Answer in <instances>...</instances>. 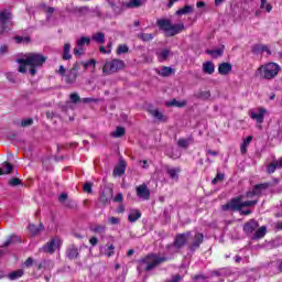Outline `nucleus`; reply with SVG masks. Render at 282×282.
Here are the masks:
<instances>
[{
  "label": "nucleus",
  "instance_id": "nucleus-1",
  "mask_svg": "<svg viewBox=\"0 0 282 282\" xmlns=\"http://www.w3.org/2000/svg\"><path fill=\"white\" fill-rule=\"evenodd\" d=\"M45 61H47L46 56H43L40 53H29L24 55V58H18L17 63H19V68L18 72H20V74H25V72H28V66L31 67L30 68V74L31 76H35L36 75V67H43V64L45 63Z\"/></svg>",
  "mask_w": 282,
  "mask_h": 282
},
{
  "label": "nucleus",
  "instance_id": "nucleus-2",
  "mask_svg": "<svg viewBox=\"0 0 282 282\" xmlns=\"http://www.w3.org/2000/svg\"><path fill=\"white\" fill-rule=\"evenodd\" d=\"M124 67H127L124 61L111 59L104 64L102 74H105L106 76H111V74L120 72L121 69H124Z\"/></svg>",
  "mask_w": 282,
  "mask_h": 282
},
{
  "label": "nucleus",
  "instance_id": "nucleus-3",
  "mask_svg": "<svg viewBox=\"0 0 282 282\" xmlns=\"http://www.w3.org/2000/svg\"><path fill=\"white\" fill-rule=\"evenodd\" d=\"M279 65L276 63H269L259 68L260 75L262 78L270 80L279 74Z\"/></svg>",
  "mask_w": 282,
  "mask_h": 282
},
{
  "label": "nucleus",
  "instance_id": "nucleus-4",
  "mask_svg": "<svg viewBox=\"0 0 282 282\" xmlns=\"http://www.w3.org/2000/svg\"><path fill=\"white\" fill-rule=\"evenodd\" d=\"M164 261H169V259L166 257L150 254L142 261V263H147L145 271L151 272V270L158 268V265H160V263H164Z\"/></svg>",
  "mask_w": 282,
  "mask_h": 282
},
{
  "label": "nucleus",
  "instance_id": "nucleus-5",
  "mask_svg": "<svg viewBox=\"0 0 282 282\" xmlns=\"http://www.w3.org/2000/svg\"><path fill=\"white\" fill-rule=\"evenodd\" d=\"M188 237H191V231L186 234H178L176 235L173 245L167 246L169 249L176 248V250H180L181 248H184L186 243H188Z\"/></svg>",
  "mask_w": 282,
  "mask_h": 282
},
{
  "label": "nucleus",
  "instance_id": "nucleus-6",
  "mask_svg": "<svg viewBox=\"0 0 282 282\" xmlns=\"http://www.w3.org/2000/svg\"><path fill=\"white\" fill-rule=\"evenodd\" d=\"M78 69H80V62L75 63L72 69L65 75L66 85H74V83H76V78H78Z\"/></svg>",
  "mask_w": 282,
  "mask_h": 282
},
{
  "label": "nucleus",
  "instance_id": "nucleus-7",
  "mask_svg": "<svg viewBox=\"0 0 282 282\" xmlns=\"http://www.w3.org/2000/svg\"><path fill=\"white\" fill-rule=\"evenodd\" d=\"M113 199V189L110 187L104 188V191L99 195V203L101 206H107Z\"/></svg>",
  "mask_w": 282,
  "mask_h": 282
},
{
  "label": "nucleus",
  "instance_id": "nucleus-8",
  "mask_svg": "<svg viewBox=\"0 0 282 282\" xmlns=\"http://www.w3.org/2000/svg\"><path fill=\"white\" fill-rule=\"evenodd\" d=\"M267 113H268V110L263 107L258 108V112L252 110L250 111L251 119L256 120L258 124H263V120Z\"/></svg>",
  "mask_w": 282,
  "mask_h": 282
},
{
  "label": "nucleus",
  "instance_id": "nucleus-9",
  "mask_svg": "<svg viewBox=\"0 0 282 282\" xmlns=\"http://www.w3.org/2000/svg\"><path fill=\"white\" fill-rule=\"evenodd\" d=\"M61 239H52L43 247V251L48 254H54L56 248H61Z\"/></svg>",
  "mask_w": 282,
  "mask_h": 282
},
{
  "label": "nucleus",
  "instance_id": "nucleus-10",
  "mask_svg": "<svg viewBox=\"0 0 282 282\" xmlns=\"http://www.w3.org/2000/svg\"><path fill=\"white\" fill-rule=\"evenodd\" d=\"M241 204H242L241 197L234 198L231 199L230 203L223 206V210H241L242 208Z\"/></svg>",
  "mask_w": 282,
  "mask_h": 282
},
{
  "label": "nucleus",
  "instance_id": "nucleus-11",
  "mask_svg": "<svg viewBox=\"0 0 282 282\" xmlns=\"http://www.w3.org/2000/svg\"><path fill=\"white\" fill-rule=\"evenodd\" d=\"M58 202L63 204L65 208H76V202H74V199H69L67 193H62L58 197Z\"/></svg>",
  "mask_w": 282,
  "mask_h": 282
},
{
  "label": "nucleus",
  "instance_id": "nucleus-12",
  "mask_svg": "<svg viewBox=\"0 0 282 282\" xmlns=\"http://www.w3.org/2000/svg\"><path fill=\"white\" fill-rule=\"evenodd\" d=\"M137 197H140V199H149L151 197V191H149L145 184L137 187Z\"/></svg>",
  "mask_w": 282,
  "mask_h": 282
},
{
  "label": "nucleus",
  "instance_id": "nucleus-13",
  "mask_svg": "<svg viewBox=\"0 0 282 282\" xmlns=\"http://www.w3.org/2000/svg\"><path fill=\"white\" fill-rule=\"evenodd\" d=\"M156 25L159 30H162L163 32H165V36H166V34H169V30H171V25H173V22H171V20L169 19H159L156 21Z\"/></svg>",
  "mask_w": 282,
  "mask_h": 282
},
{
  "label": "nucleus",
  "instance_id": "nucleus-14",
  "mask_svg": "<svg viewBox=\"0 0 282 282\" xmlns=\"http://www.w3.org/2000/svg\"><path fill=\"white\" fill-rule=\"evenodd\" d=\"M126 171H127V163L124 161L120 160L118 165L115 166L112 175H113V177H122V175H124Z\"/></svg>",
  "mask_w": 282,
  "mask_h": 282
},
{
  "label": "nucleus",
  "instance_id": "nucleus-15",
  "mask_svg": "<svg viewBox=\"0 0 282 282\" xmlns=\"http://www.w3.org/2000/svg\"><path fill=\"white\" fill-rule=\"evenodd\" d=\"M202 243H204V234L196 232L194 236V240H193L192 245L189 246V250H192V251L197 250V248H199V246H202Z\"/></svg>",
  "mask_w": 282,
  "mask_h": 282
},
{
  "label": "nucleus",
  "instance_id": "nucleus-16",
  "mask_svg": "<svg viewBox=\"0 0 282 282\" xmlns=\"http://www.w3.org/2000/svg\"><path fill=\"white\" fill-rule=\"evenodd\" d=\"M257 228H259V223L254 219H251L243 226V230L247 235H252Z\"/></svg>",
  "mask_w": 282,
  "mask_h": 282
},
{
  "label": "nucleus",
  "instance_id": "nucleus-17",
  "mask_svg": "<svg viewBox=\"0 0 282 282\" xmlns=\"http://www.w3.org/2000/svg\"><path fill=\"white\" fill-rule=\"evenodd\" d=\"M28 228H29V232H30L31 237H36V235H41V232H43V230H45V227L41 223L39 226H36L34 224H29Z\"/></svg>",
  "mask_w": 282,
  "mask_h": 282
},
{
  "label": "nucleus",
  "instance_id": "nucleus-18",
  "mask_svg": "<svg viewBox=\"0 0 282 282\" xmlns=\"http://www.w3.org/2000/svg\"><path fill=\"white\" fill-rule=\"evenodd\" d=\"M230 72H232V64L228 62L219 64L218 74H220L221 76H227V74H230Z\"/></svg>",
  "mask_w": 282,
  "mask_h": 282
},
{
  "label": "nucleus",
  "instance_id": "nucleus-19",
  "mask_svg": "<svg viewBox=\"0 0 282 282\" xmlns=\"http://www.w3.org/2000/svg\"><path fill=\"white\" fill-rule=\"evenodd\" d=\"M14 243H21V238L17 235L9 236L1 248H9V246H14Z\"/></svg>",
  "mask_w": 282,
  "mask_h": 282
},
{
  "label": "nucleus",
  "instance_id": "nucleus-20",
  "mask_svg": "<svg viewBox=\"0 0 282 282\" xmlns=\"http://www.w3.org/2000/svg\"><path fill=\"white\" fill-rule=\"evenodd\" d=\"M184 30V24H172L165 36H175Z\"/></svg>",
  "mask_w": 282,
  "mask_h": 282
},
{
  "label": "nucleus",
  "instance_id": "nucleus-21",
  "mask_svg": "<svg viewBox=\"0 0 282 282\" xmlns=\"http://www.w3.org/2000/svg\"><path fill=\"white\" fill-rule=\"evenodd\" d=\"M78 256H79V252H78V247H76V245L68 247L66 251V257H68V259L70 260L78 259Z\"/></svg>",
  "mask_w": 282,
  "mask_h": 282
},
{
  "label": "nucleus",
  "instance_id": "nucleus-22",
  "mask_svg": "<svg viewBox=\"0 0 282 282\" xmlns=\"http://www.w3.org/2000/svg\"><path fill=\"white\" fill-rule=\"evenodd\" d=\"M159 76H162L163 78H166L169 76H173L175 74L174 68L169 66H162L160 70H158Z\"/></svg>",
  "mask_w": 282,
  "mask_h": 282
},
{
  "label": "nucleus",
  "instance_id": "nucleus-23",
  "mask_svg": "<svg viewBox=\"0 0 282 282\" xmlns=\"http://www.w3.org/2000/svg\"><path fill=\"white\" fill-rule=\"evenodd\" d=\"M272 186L270 183L257 184L253 186L256 195H263L264 191H268Z\"/></svg>",
  "mask_w": 282,
  "mask_h": 282
},
{
  "label": "nucleus",
  "instance_id": "nucleus-24",
  "mask_svg": "<svg viewBox=\"0 0 282 282\" xmlns=\"http://www.w3.org/2000/svg\"><path fill=\"white\" fill-rule=\"evenodd\" d=\"M203 72L204 74H215V64L210 61L203 63Z\"/></svg>",
  "mask_w": 282,
  "mask_h": 282
},
{
  "label": "nucleus",
  "instance_id": "nucleus-25",
  "mask_svg": "<svg viewBox=\"0 0 282 282\" xmlns=\"http://www.w3.org/2000/svg\"><path fill=\"white\" fill-rule=\"evenodd\" d=\"M14 171V166L8 162L2 163V167H0V175H10Z\"/></svg>",
  "mask_w": 282,
  "mask_h": 282
},
{
  "label": "nucleus",
  "instance_id": "nucleus-26",
  "mask_svg": "<svg viewBox=\"0 0 282 282\" xmlns=\"http://www.w3.org/2000/svg\"><path fill=\"white\" fill-rule=\"evenodd\" d=\"M10 19H12V13L10 11L3 10L2 12H0V23L2 25H6V23H8Z\"/></svg>",
  "mask_w": 282,
  "mask_h": 282
},
{
  "label": "nucleus",
  "instance_id": "nucleus-27",
  "mask_svg": "<svg viewBox=\"0 0 282 282\" xmlns=\"http://www.w3.org/2000/svg\"><path fill=\"white\" fill-rule=\"evenodd\" d=\"M69 52H72V44L66 43L64 45V52H63V55H62L63 61L72 59V53H69Z\"/></svg>",
  "mask_w": 282,
  "mask_h": 282
},
{
  "label": "nucleus",
  "instance_id": "nucleus-28",
  "mask_svg": "<svg viewBox=\"0 0 282 282\" xmlns=\"http://www.w3.org/2000/svg\"><path fill=\"white\" fill-rule=\"evenodd\" d=\"M194 98H196V100H208V98H210V91L208 90H204V91H198L195 93Z\"/></svg>",
  "mask_w": 282,
  "mask_h": 282
},
{
  "label": "nucleus",
  "instance_id": "nucleus-29",
  "mask_svg": "<svg viewBox=\"0 0 282 282\" xmlns=\"http://www.w3.org/2000/svg\"><path fill=\"white\" fill-rule=\"evenodd\" d=\"M265 232H268V228L265 226H262L258 230H256L251 239H263V237H265Z\"/></svg>",
  "mask_w": 282,
  "mask_h": 282
},
{
  "label": "nucleus",
  "instance_id": "nucleus-30",
  "mask_svg": "<svg viewBox=\"0 0 282 282\" xmlns=\"http://www.w3.org/2000/svg\"><path fill=\"white\" fill-rule=\"evenodd\" d=\"M253 52L256 54H259V52H267V54L270 56L272 54V51H270V48H268V45H263V44H257L253 46Z\"/></svg>",
  "mask_w": 282,
  "mask_h": 282
},
{
  "label": "nucleus",
  "instance_id": "nucleus-31",
  "mask_svg": "<svg viewBox=\"0 0 282 282\" xmlns=\"http://www.w3.org/2000/svg\"><path fill=\"white\" fill-rule=\"evenodd\" d=\"M142 217V213H140V210L138 209H134L130 213V215L128 216V220L131 223V224H135V220L137 219H140Z\"/></svg>",
  "mask_w": 282,
  "mask_h": 282
},
{
  "label": "nucleus",
  "instance_id": "nucleus-32",
  "mask_svg": "<svg viewBox=\"0 0 282 282\" xmlns=\"http://www.w3.org/2000/svg\"><path fill=\"white\" fill-rule=\"evenodd\" d=\"M206 54H209L212 58H219V56H224V48L207 50Z\"/></svg>",
  "mask_w": 282,
  "mask_h": 282
},
{
  "label": "nucleus",
  "instance_id": "nucleus-33",
  "mask_svg": "<svg viewBox=\"0 0 282 282\" xmlns=\"http://www.w3.org/2000/svg\"><path fill=\"white\" fill-rule=\"evenodd\" d=\"M193 10H195V8L193 6H185L184 8L178 9L176 11V15L182 17V14H191L193 12Z\"/></svg>",
  "mask_w": 282,
  "mask_h": 282
},
{
  "label": "nucleus",
  "instance_id": "nucleus-34",
  "mask_svg": "<svg viewBox=\"0 0 282 282\" xmlns=\"http://www.w3.org/2000/svg\"><path fill=\"white\" fill-rule=\"evenodd\" d=\"M156 54H158L159 61L163 62V61H166V58H169V56H171V50L163 48V50H161V52H159Z\"/></svg>",
  "mask_w": 282,
  "mask_h": 282
},
{
  "label": "nucleus",
  "instance_id": "nucleus-35",
  "mask_svg": "<svg viewBox=\"0 0 282 282\" xmlns=\"http://www.w3.org/2000/svg\"><path fill=\"white\" fill-rule=\"evenodd\" d=\"M250 142H252V137L251 135L247 137L243 140V142H242V144L240 147V152L242 153V155L248 152V144H250Z\"/></svg>",
  "mask_w": 282,
  "mask_h": 282
},
{
  "label": "nucleus",
  "instance_id": "nucleus-36",
  "mask_svg": "<svg viewBox=\"0 0 282 282\" xmlns=\"http://www.w3.org/2000/svg\"><path fill=\"white\" fill-rule=\"evenodd\" d=\"M93 41H95V43H99L100 45H102V43H105V33L102 32H97L93 35Z\"/></svg>",
  "mask_w": 282,
  "mask_h": 282
},
{
  "label": "nucleus",
  "instance_id": "nucleus-37",
  "mask_svg": "<svg viewBox=\"0 0 282 282\" xmlns=\"http://www.w3.org/2000/svg\"><path fill=\"white\" fill-rule=\"evenodd\" d=\"M166 107H186V101H177V99H173L172 101H167Z\"/></svg>",
  "mask_w": 282,
  "mask_h": 282
},
{
  "label": "nucleus",
  "instance_id": "nucleus-38",
  "mask_svg": "<svg viewBox=\"0 0 282 282\" xmlns=\"http://www.w3.org/2000/svg\"><path fill=\"white\" fill-rule=\"evenodd\" d=\"M78 47H85V45H91V37L83 36L77 40Z\"/></svg>",
  "mask_w": 282,
  "mask_h": 282
},
{
  "label": "nucleus",
  "instance_id": "nucleus-39",
  "mask_svg": "<svg viewBox=\"0 0 282 282\" xmlns=\"http://www.w3.org/2000/svg\"><path fill=\"white\" fill-rule=\"evenodd\" d=\"M22 275H23V270L20 269L9 273V279L10 281H17V279H21Z\"/></svg>",
  "mask_w": 282,
  "mask_h": 282
},
{
  "label": "nucleus",
  "instance_id": "nucleus-40",
  "mask_svg": "<svg viewBox=\"0 0 282 282\" xmlns=\"http://www.w3.org/2000/svg\"><path fill=\"white\" fill-rule=\"evenodd\" d=\"M105 230H107V227L105 225H95L91 227L93 232H97L98 235H105Z\"/></svg>",
  "mask_w": 282,
  "mask_h": 282
},
{
  "label": "nucleus",
  "instance_id": "nucleus-41",
  "mask_svg": "<svg viewBox=\"0 0 282 282\" xmlns=\"http://www.w3.org/2000/svg\"><path fill=\"white\" fill-rule=\"evenodd\" d=\"M138 39H140L141 41L147 43L149 41H153V34H151V33H139Z\"/></svg>",
  "mask_w": 282,
  "mask_h": 282
},
{
  "label": "nucleus",
  "instance_id": "nucleus-42",
  "mask_svg": "<svg viewBox=\"0 0 282 282\" xmlns=\"http://www.w3.org/2000/svg\"><path fill=\"white\" fill-rule=\"evenodd\" d=\"M180 167H176V169H167L166 170V173H167V175H170V177L172 178V180H177V173H180Z\"/></svg>",
  "mask_w": 282,
  "mask_h": 282
},
{
  "label": "nucleus",
  "instance_id": "nucleus-43",
  "mask_svg": "<svg viewBox=\"0 0 282 282\" xmlns=\"http://www.w3.org/2000/svg\"><path fill=\"white\" fill-rule=\"evenodd\" d=\"M260 9L267 10V12H272V4L268 3V0H260Z\"/></svg>",
  "mask_w": 282,
  "mask_h": 282
},
{
  "label": "nucleus",
  "instance_id": "nucleus-44",
  "mask_svg": "<svg viewBox=\"0 0 282 282\" xmlns=\"http://www.w3.org/2000/svg\"><path fill=\"white\" fill-rule=\"evenodd\" d=\"M126 131L124 128L122 127H118L112 133V138H122V135H124Z\"/></svg>",
  "mask_w": 282,
  "mask_h": 282
},
{
  "label": "nucleus",
  "instance_id": "nucleus-45",
  "mask_svg": "<svg viewBox=\"0 0 282 282\" xmlns=\"http://www.w3.org/2000/svg\"><path fill=\"white\" fill-rule=\"evenodd\" d=\"M150 113L153 118H156V120H164V115L158 109L150 110Z\"/></svg>",
  "mask_w": 282,
  "mask_h": 282
},
{
  "label": "nucleus",
  "instance_id": "nucleus-46",
  "mask_svg": "<svg viewBox=\"0 0 282 282\" xmlns=\"http://www.w3.org/2000/svg\"><path fill=\"white\" fill-rule=\"evenodd\" d=\"M177 144L181 149H188V147H191V140L189 139H180Z\"/></svg>",
  "mask_w": 282,
  "mask_h": 282
},
{
  "label": "nucleus",
  "instance_id": "nucleus-47",
  "mask_svg": "<svg viewBox=\"0 0 282 282\" xmlns=\"http://www.w3.org/2000/svg\"><path fill=\"white\" fill-rule=\"evenodd\" d=\"M73 53L78 58V57L83 56V54H85V47L78 46V44H77L76 47L73 50Z\"/></svg>",
  "mask_w": 282,
  "mask_h": 282
},
{
  "label": "nucleus",
  "instance_id": "nucleus-48",
  "mask_svg": "<svg viewBox=\"0 0 282 282\" xmlns=\"http://www.w3.org/2000/svg\"><path fill=\"white\" fill-rule=\"evenodd\" d=\"M23 182L18 177H12L9 180V186H22Z\"/></svg>",
  "mask_w": 282,
  "mask_h": 282
},
{
  "label": "nucleus",
  "instance_id": "nucleus-49",
  "mask_svg": "<svg viewBox=\"0 0 282 282\" xmlns=\"http://www.w3.org/2000/svg\"><path fill=\"white\" fill-rule=\"evenodd\" d=\"M32 124H34V119L32 118H28V119H23L20 123V127H32Z\"/></svg>",
  "mask_w": 282,
  "mask_h": 282
},
{
  "label": "nucleus",
  "instance_id": "nucleus-50",
  "mask_svg": "<svg viewBox=\"0 0 282 282\" xmlns=\"http://www.w3.org/2000/svg\"><path fill=\"white\" fill-rule=\"evenodd\" d=\"M142 6V0H131L127 3V8H140Z\"/></svg>",
  "mask_w": 282,
  "mask_h": 282
},
{
  "label": "nucleus",
  "instance_id": "nucleus-51",
  "mask_svg": "<svg viewBox=\"0 0 282 282\" xmlns=\"http://www.w3.org/2000/svg\"><path fill=\"white\" fill-rule=\"evenodd\" d=\"M80 65H83L84 66V70L85 72H87V68L90 66V65H93L94 67H96V59H90V61H88V62H86V63H79Z\"/></svg>",
  "mask_w": 282,
  "mask_h": 282
},
{
  "label": "nucleus",
  "instance_id": "nucleus-52",
  "mask_svg": "<svg viewBox=\"0 0 282 282\" xmlns=\"http://www.w3.org/2000/svg\"><path fill=\"white\" fill-rule=\"evenodd\" d=\"M129 52L128 45H119L117 48V54H127Z\"/></svg>",
  "mask_w": 282,
  "mask_h": 282
},
{
  "label": "nucleus",
  "instance_id": "nucleus-53",
  "mask_svg": "<svg viewBox=\"0 0 282 282\" xmlns=\"http://www.w3.org/2000/svg\"><path fill=\"white\" fill-rule=\"evenodd\" d=\"M276 166H279V163L276 161L272 162L268 166V173H274L276 171Z\"/></svg>",
  "mask_w": 282,
  "mask_h": 282
},
{
  "label": "nucleus",
  "instance_id": "nucleus-54",
  "mask_svg": "<svg viewBox=\"0 0 282 282\" xmlns=\"http://www.w3.org/2000/svg\"><path fill=\"white\" fill-rule=\"evenodd\" d=\"M241 206H242V208L243 207L250 208L251 206H257V200H246V202H242Z\"/></svg>",
  "mask_w": 282,
  "mask_h": 282
},
{
  "label": "nucleus",
  "instance_id": "nucleus-55",
  "mask_svg": "<svg viewBox=\"0 0 282 282\" xmlns=\"http://www.w3.org/2000/svg\"><path fill=\"white\" fill-rule=\"evenodd\" d=\"M219 182H224V174L217 173L216 177L212 181V184H217Z\"/></svg>",
  "mask_w": 282,
  "mask_h": 282
},
{
  "label": "nucleus",
  "instance_id": "nucleus-56",
  "mask_svg": "<svg viewBox=\"0 0 282 282\" xmlns=\"http://www.w3.org/2000/svg\"><path fill=\"white\" fill-rule=\"evenodd\" d=\"M109 224H111V226H118V224H120V218H116L113 216H111L109 219H108Z\"/></svg>",
  "mask_w": 282,
  "mask_h": 282
},
{
  "label": "nucleus",
  "instance_id": "nucleus-57",
  "mask_svg": "<svg viewBox=\"0 0 282 282\" xmlns=\"http://www.w3.org/2000/svg\"><path fill=\"white\" fill-rule=\"evenodd\" d=\"M182 281V275L175 274L171 279L166 280L165 282H180Z\"/></svg>",
  "mask_w": 282,
  "mask_h": 282
},
{
  "label": "nucleus",
  "instance_id": "nucleus-58",
  "mask_svg": "<svg viewBox=\"0 0 282 282\" xmlns=\"http://www.w3.org/2000/svg\"><path fill=\"white\" fill-rule=\"evenodd\" d=\"M70 100H72V102H74L76 105V102H78L80 100V96H78L77 93H73V94H70Z\"/></svg>",
  "mask_w": 282,
  "mask_h": 282
},
{
  "label": "nucleus",
  "instance_id": "nucleus-59",
  "mask_svg": "<svg viewBox=\"0 0 282 282\" xmlns=\"http://www.w3.org/2000/svg\"><path fill=\"white\" fill-rule=\"evenodd\" d=\"M47 265H50V261L44 260V261H42V262L37 265V270H45V268H47Z\"/></svg>",
  "mask_w": 282,
  "mask_h": 282
},
{
  "label": "nucleus",
  "instance_id": "nucleus-60",
  "mask_svg": "<svg viewBox=\"0 0 282 282\" xmlns=\"http://www.w3.org/2000/svg\"><path fill=\"white\" fill-rule=\"evenodd\" d=\"M113 250H116V247L113 245H109L108 251H106L107 257H112Z\"/></svg>",
  "mask_w": 282,
  "mask_h": 282
},
{
  "label": "nucleus",
  "instance_id": "nucleus-61",
  "mask_svg": "<svg viewBox=\"0 0 282 282\" xmlns=\"http://www.w3.org/2000/svg\"><path fill=\"white\" fill-rule=\"evenodd\" d=\"M15 43H25V41H30V37H23V36H15L14 37Z\"/></svg>",
  "mask_w": 282,
  "mask_h": 282
},
{
  "label": "nucleus",
  "instance_id": "nucleus-62",
  "mask_svg": "<svg viewBox=\"0 0 282 282\" xmlns=\"http://www.w3.org/2000/svg\"><path fill=\"white\" fill-rule=\"evenodd\" d=\"M84 191H85V193L91 194L93 193L91 183H85Z\"/></svg>",
  "mask_w": 282,
  "mask_h": 282
},
{
  "label": "nucleus",
  "instance_id": "nucleus-63",
  "mask_svg": "<svg viewBox=\"0 0 282 282\" xmlns=\"http://www.w3.org/2000/svg\"><path fill=\"white\" fill-rule=\"evenodd\" d=\"M78 12H79L80 14H88V12H89V7H80V8L78 9Z\"/></svg>",
  "mask_w": 282,
  "mask_h": 282
},
{
  "label": "nucleus",
  "instance_id": "nucleus-64",
  "mask_svg": "<svg viewBox=\"0 0 282 282\" xmlns=\"http://www.w3.org/2000/svg\"><path fill=\"white\" fill-rule=\"evenodd\" d=\"M113 202H116L117 204L122 203V193H118L117 197L113 198Z\"/></svg>",
  "mask_w": 282,
  "mask_h": 282
}]
</instances>
